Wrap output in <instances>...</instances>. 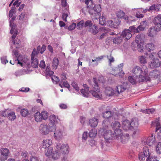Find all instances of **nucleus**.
<instances>
[{"mask_svg":"<svg viewBox=\"0 0 161 161\" xmlns=\"http://www.w3.org/2000/svg\"><path fill=\"white\" fill-rule=\"evenodd\" d=\"M128 85L127 83H124L122 85H119L116 87L115 90L110 87H107L105 90V94L109 96L113 95L118 96L119 95L127 89Z\"/></svg>","mask_w":161,"mask_h":161,"instance_id":"1","label":"nucleus"},{"mask_svg":"<svg viewBox=\"0 0 161 161\" xmlns=\"http://www.w3.org/2000/svg\"><path fill=\"white\" fill-rule=\"evenodd\" d=\"M56 150L53 152L52 157L54 159L58 158L61 154H67L69 152V147L67 144L61 145L60 143L56 145Z\"/></svg>","mask_w":161,"mask_h":161,"instance_id":"2","label":"nucleus"},{"mask_svg":"<svg viewBox=\"0 0 161 161\" xmlns=\"http://www.w3.org/2000/svg\"><path fill=\"white\" fill-rule=\"evenodd\" d=\"M56 129L55 124L49 123L48 124H42L40 125L39 127L40 133L44 135H47L50 132L54 131Z\"/></svg>","mask_w":161,"mask_h":161,"instance_id":"3","label":"nucleus"},{"mask_svg":"<svg viewBox=\"0 0 161 161\" xmlns=\"http://www.w3.org/2000/svg\"><path fill=\"white\" fill-rule=\"evenodd\" d=\"M93 81L94 84L92 85V89L90 92L94 97L97 99H100L102 97V92L98 86L97 80L96 78H93Z\"/></svg>","mask_w":161,"mask_h":161,"instance_id":"4","label":"nucleus"},{"mask_svg":"<svg viewBox=\"0 0 161 161\" xmlns=\"http://www.w3.org/2000/svg\"><path fill=\"white\" fill-rule=\"evenodd\" d=\"M18 64H20L21 66L24 68H29L31 66L33 68H36L38 66V60L35 58L31 57V62L29 59H26L23 63H21L18 60Z\"/></svg>","mask_w":161,"mask_h":161,"instance_id":"5","label":"nucleus"},{"mask_svg":"<svg viewBox=\"0 0 161 161\" xmlns=\"http://www.w3.org/2000/svg\"><path fill=\"white\" fill-rule=\"evenodd\" d=\"M101 8L100 4L95 5L93 7L88 9L89 13L97 19L100 17Z\"/></svg>","mask_w":161,"mask_h":161,"instance_id":"6","label":"nucleus"},{"mask_svg":"<svg viewBox=\"0 0 161 161\" xmlns=\"http://www.w3.org/2000/svg\"><path fill=\"white\" fill-rule=\"evenodd\" d=\"M84 27L88 28V31L93 35H95L98 32L97 27L95 25H93L92 21L88 20L85 22L84 21Z\"/></svg>","mask_w":161,"mask_h":161,"instance_id":"7","label":"nucleus"},{"mask_svg":"<svg viewBox=\"0 0 161 161\" xmlns=\"http://www.w3.org/2000/svg\"><path fill=\"white\" fill-rule=\"evenodd\" d=\"M132 72L135 75L145 74L146 75L148 74V69L147 66L143 65L142 68H140L138 66H136L133 69Z\"/></svg>","mask_w":161,"mask_h":161,"instance_id":"8","label":"nucleus"},{"mask_svg":"<svg viewBox=\"0 0 161 161\" xmlns=\"http://www.w3.org/2000/svg\"><path fill=\"white\" fill-rule=\"evenodd\" d=\"M47 112L46 111H43L41 113L37 112L34 114V118L37 122H41L43 119L46 120L47 118Z\"/></svg>","mask_w":161,"mask_h":161,"instance_id":"9","label":"nucleus"},{"mask_svg":"<svg viewBox=\"0 0 161 161\" xmlns=\"http://www.w3.org/2000/svg\"><path fill=\"white\" fill-rule=\"evenodd\" d=\"M147 23V21H144L140 23V25L137 28H136L134 26L130 27V29L134 33H138L140 31H143L146 27Z\"/></svg>","mask_w":161,"mask_h":161,"instance_id":"10","label":"nucleus"},{"mask_svg":"<svg viewBox=\"0 0 161 161\" xmlns=\"http://www.w3.org/2000/svg\"><path fill=\"white\" fill-rule=\"evenodd\" d=\"M155 141V137L153 136L148 137L147 139L143 140L142 141V144L144 145L147 144L151 146L153 145Z\"/></svg>","mask_w":161,"mask_h":161,"instance_id":"11","label":"nucleus"},{"mask_svg":"<svg viewBox=\"0 0 161 161\" xmlns=\"http://www.w3.org/2000/svg\"><path fill=\"white\" fill-rule=\"evenodd\" d=\"M0 152L1 153L0 160L3 161L6 160L9 153L8 149L7 148H3L1 149Z\"/></svg>","mask_w":161,"mask_h":161,"instance_id":"12","label":"nucleus"},{"mask_svg":"<svg viewBox=\"0 0 161 161\" xmlns=\"http://www.w3.org/2000/svg\"><path fill=\"white\" fill-rule=\"evenodd\" d=\"M122 127L126 131L132 130L131 122L128 120H123L122 123Z\"/></svg>","mask_w":161,"mask_h":161,"instance_id":"13","label":"nucleus"},{"mask_svg":"<svg viewBox=\"0 0 161 161\" xmlns=\"http://www.w3.org/2000/svg\"><path fill=\"white\" fill-rule=\"evenodd\" d=\"M113 138L114 139H119V138L123 139L125 137V136H122V130L119 128L116 129L114 131V133H113Z\"/></svg>","mask_w":161,"mask_h":161,"instance_id":"14","label":"nucleus"},{"mask_svg":"<svg viewBox=\"0 0 161 161\" xmlns=\"http://www.w3.org/2000/svg\"><path fill=\"white\" fill-rule=\"evenodd\" d=\"M137 78V82H143L145 81H149L150 80V78L148 76V74L145 75L144 74H140L139 75L138 77L137 75L136 76Z\"/></svg>","mask_w":161,"mask_h":161,"instance_id":"15","label":"nucleus"},{"mask_svg":"<svg viewBox=\"0 0 161 161\" xmlns=\"http://www.w3.org/2000/svg\"><path fill=\"white\" fill-rule=\"evenodd\" d=\"M131 32H133L129 28V29L125 30L122 33L121 35L123 38H125L126 40L129 39L132 36L131 33Z\"/></svg>","mask_w":161,"mask_h":161,"instance_id":"16","label":"nucleus"},{"mask_svg":"<svg viewBox=\"0 0 161 161\" xmlns=\"http://www.w3.org/2000/svg\"><path fill=\"white\" fill-rule=\"evenodd\" d=\"M124 66V64L121 63L118 66L115 68L114 71L116 73V75H118L119 76H122L124 74L122 68Z\"/></svg>","mask_w":161,"mask_h":161,"instance_id":"17","label":"nucleus"},{"mask_svg":"<svg viewBox=\"0 0 161 161\" xmlns=\"http://www.w3.org/2000/svg\"><path fill=\"white\" fill-rule=\"evenodd\" d=\"M113 133L110 130H104L103 136L107 141L113 138Z\"/></svg>","mask_w":161,"mask_h":161,"instance_id":"18","label":"nucleus"},{"mask_svg":"<svg viewBox=\"0 0 161 161\" xmlns=\"http://www.w3.org/2000/svg\"><path fill=\"white\" fill-rule=\"evenodd\" d=\"M152 126H156V130L157 131L158 130L161 133V124L159 120V119H157L155 120L152 122L151 124Z\"/></svg>","mask_w":161,"mask_h":161,"instance_id":"19","label":"nucleus"},{"mask_svg":"<svg viewBox=\"0 0 161 161\" xmlns=\"http://www.w3.org/2000/svg\"><path fill=\"white\" fill-rule=\"evenodd\" d=\"M149 66L151 68L158 67L160 65L159 60L158 58L153 59L149 63Z\"/></svg>","mask_w":161,"mask_h":161,"instance_id":"20","label":"nucleus"},{"mask_svg":"<svg viewBox=\"0 0 161 161\" xmlns=\"http://www.w3.org/2000/svg\"><path fill=\"white\" fill-rule=\"evenodd\" d=\"M145 38L144 35L143 34H140L137 35L135 39V42L137 44H140L144 42Z\"/></svg>","mask_w":161,"mask_h":161,"instance_id":"21","label":"nucleus"},{"mask_svg":"<svg viewBox=\"0 0 161 161\" xmlns=\"http://www.w3.org/2000/svg\"><path fill=\"white\" fill-rule=\"evenodd\" d=\"M63 136V131L60 129H57L54 133L55 139L58 140L61 138Z\"/></svg>","mask_w":161,"mask_h":161,"instance_id":"22","label":"nucleus"},{"mask_svg":"<svg viewBox=\"0 0 161 161\" xmlns=\"http://www.w3.org/2000/svg\"><path fill=\"white\" fill-rule=\"evenodd\" d=\"M98 121V119L94 117L89 120V123L91 126L95 127L97 125Z\"/></svg>","mask_w":161,"mask_h":161,"instance_id":"23","label":"nucleus"},{"mask_svg":"<svg viewBox=\"0 0 161 161\" xmlns=\"http://www.w3.org/2000/svg\"><path fill=\"white\" fill-rule=\"evenodd\" d=\"M157 35V32L154 28L150 27L148 29L147 32V35L149 36L153 37Z\"/></svg>","mask_w":161,"mask_h":161,"instance_id":"24","label":"nucleus"},{"mask_svg":"<svg viewBox=\"0 0 161 161\" xmlns=\"http://www.w3.org/2000/svg\"><path fill=\"white\" fill-rule=\"evenodd\" d=\"M80 1L82 2L85 3L87 5V8L89 9L93 8L94 6L92 0H80Z\"/></svg>","mask_w":161,"mask_h":161,"instance_id":"25","label":"nucleus"},{"mask_svg":"<svg viewBox=\"0 0 161 161\" xmlns=\"http://www.w3.org/2000/svg\"><path fill=\"white\" fill-rule=\"evenodd\" d=\"M52 143V141L51 140L47 139L43 140L42 146V147L44 148H46L50 147Z\"/></svg>","mask_w":161,"mask_h":161,"instance_id":"26","label":"nucleus"},{"mask_svg":"<svg viewBox=\"0 0 161 161\" xmlns=\"http://www.w3.org/2000/svg\"><path fill=\"white\" fill-rule=\"evenodd\" d=\"M155 48V46L153 43H148L146 45V49L148 52L153 51Z\"/></svg>","mask_w":161,"mask_h":161,"instance_id":"27","label":"nucleus"},{"mask_svg":"<svg viewBox=\"0 0 161 161\" xmlns=\"http://www.w3.org/2000/svg\"><path fill=\"white\" fill-rule=\"evenodd\" d=\"M131 126H132V130L133 129L137 128L138 126V120L136 118L132 119L131 121Z\"/></svg>","mask_w":161,"mask_h":161,"instance_id":"28","label":"nucleus"},{"mask_svg":"<svg viewBox=\"0 0 161 161\" xmlns=\"http://www.w3.org/2000/svg\"><path fill=\"white\" fill-rule=\"evenodd\" d=\"M108 24L111 27L116 28L119 25V22H115L113 21L110 20L108 21Z\"/></svg>","mask_w":161,"mask_h":161,"instance_id":"29","label":"nucleus"},{"mask_svg":"<svg viewBox=\"0 0 161 161\" xmlns=\"http://www.w3.org/2000/svg\"><path fill=\"white\" fill-rule=\"evenodd\" d=\"M159 75V72L157 69H155L151 72L149 73V75L151 78H156Z\"/></svg>","mask_w":161,"mask_h":161,"instance_id":"30","label":"nucleus"},{"mask_svg":"<svg viewBox=\"0 0 161 161\" xmlns=\"http://www.w3.org/2000/svg\"><path fill=\"white\" fill-rule=\"evenodd\" d=\"M103 116L106 119H113V117L111 116L112 113L110 111H106L103 113Z\"/></svg>","mask_w":161,"mask_h":161,"instance_id":"31","label":"nucleus"},{"mask_svg":"<svg viewBox=\"0 0 161 161\" xmlns=\"http://www.w3.org/2000/svg\"><path fill=\"white\" fill-rule=\"evenodd\" d=\"M123 41V38L121 35L120 36H118L114 38L113 40L114 43L116 44H120Z\"/></svg>","mask_w":161,"mask_h":161,"instance_id":"32","label":"nucleus"},{"mask_svg":"<svg viewBox=\"0 0 161 161\" xmlns=\"http://www.w3.org/2000/svg\"><path fill=\"white\" fill-rule=\"evenodd\" d=\"M7 117L8 119L10 120H13L16 118L15 113L14 112H10L8 113Z\"/></svg>","mask_w":161,"mask_h":161,"instance_id":"33","label":"nucleus"},{"mask_svg":"<svg viewBox=\"0 0 161 161\" xmlns=\"http://www.w3.org/2000/svg\"><path fill=\"white\" fill-rule=\"evenodd\" d=\"M144 156H146L147 157H148L147 158L149 157H151V153H150L148 148L147 147H145L143 149V152Z\"/></svg>","mask_w":161,"mask_h":161,"instance_id":"34","label":"nucleus"},{"mask_svg":"<svg viewBox=\"0 0 161 161\" xmlns=\"http://www.w3.org/2000/svg\"><path fill=\"white\" fill-rule=\"evenodd\" d=\"M59 85L60 86H61L62 88L64 87L66 88L69 89L70 86L69 84L67 81L66 80L64 81H61L60 82Z\"/></svg>","mask_w":161,"mask_h":161,"instance_id":"35","label":"nucleus"},{"mask_svg":"<svg viewBox=\"0 0 161 161\" xmlns=\"http://www.w3.org/2000/svg\"><path fill=\"white\" fill-rule=\"evenodd\" d=\"M110 120L109 119H106L103 121L102 125L104 129H106L108 125H110Z\"/></svg>","mask_w":161,"mask_h":161,"instance_id":"36","label":"nucleus"},{"mask_svg":"<svg viewBox=\"0 0 161 161\" xmlns=\"http://www.w3.org/2000/svg\"><path fill=\"white\" fill-rule=\"evenodd\" d=\"M59 63V60L57 58H54L53 60L52 66L53 69H57L58 64Z\"/></svg>","mask_w":161,"mask_h":161,"instance_id":"37","label":"nucleus"},{"mask_svg":"<svg viewBox=\"0 0 161 161\" xmlns=\"http://www.w3.org/2000/svg\"><path fill=\"white\" fill-rule=\"evenodd\" d=\"M112 126L113 129H116L119 128L121 126V125L119 122L114 121L112 123Z\"/></svg>","mask_w":161,"mask_h":161,"instance_id":"38","label":"nucleus"},{"mask_svg":"<svg viewBox=\"0 0 161 161\" xmlns=\"http://www.w3.org/2000/svg\"><path fill=\"white\" fill-rule=\"evenodd\" d=\"M80 92L83 96L86 97L88 96L90 92L89 89H82L80 90Z\"/></svg>","mask_w":161,"mask_h":161,"instance_id":"39","label":"nucleus"},{"mask_svg":"<svg viewBox=\"0 0 161 161\" xmlns=\"http://www.w3.org/2000/svg\"><path fill=\"white\" fill-rule=\"evenodd\" d=\"M128 80L129 82L132 85L136 84L137 83V78L135 79L134 76H130L128 77Z\"/></svg>","mask_w":161,"mask_h":161,"instance_id":"40","label":"nucleus"},{"mask_svg":"<svg viewBox=\"0 0 161 161\" xmlns=\"http://www.w3.org/2000/svg\"><path fill=\"white\" fill-rule=\"evenodd\" d=\"M58 118L56 117L54 115H51L49 117V119L51 122L50 123H53V124L57 123L58 122Z\"/></svg>","mask_w":161,"mask_h":161,"instance_id":"41","label":"nucleus"},{"mask_svg":"<svg viewBox=\"0 0 161 161\" xmlns=\"http://www.w3.org/2000/svg\"><path fill=\"white\" fill-rule=\"evenodd\" d=\"M136 11L137 12L136 13V16L137 18H142L143 17V15L141 14L142 11L141 10V8L136 9Z\"/></svg>","mask_w":161,"mask_h":161,"instance_id":"42","label":"nucleus"},{"mask_svg":"<svg viewBox=\"0 0 161 161\" xmlns=\"http://www.w3.org/2000/svg\"><path fill=\"white\" fill-rule=\"evenodd\" d=\"M53 151V149L51 147H49L48 149L45 151V154L46 156H48L50 155L52 153Z\"/></svg>","mask_w":161,"mask_h":161,"instance_id":"43","label":"nucleus"},{"mask_svg":"<svg viewBox=\"0 0 161 161\" xmlns=\"http://www.w3.org/2000/svg\"><path fill=\"white\" fill-rule=\"evenodd\" d=\"M154 23H158L161 24V15H159L156 16L154 19Z\"/></svg>","mask_w":161,"mask_h":161,"instance_id":"44","label":"nucleus"},{"mask_svg":"<svg viewBox=\"0 0 161 161\" xmlns=\"http://www.w3.org/2000/svg\"><path fill=\"white\" fill-rule=\"evenodd\" d=\"M29 113V112L28 110L25 108H24L23 109H21L20 111V114L23 117H26L27 115Z\"/></svg>","mask_w":161,"mask_h":161,"instance_id":"45","label":"nucleus"},{"mask_svg":"<svg viewBox=\"0 0 161 161\" xmlns=\"http://www.w3.org/2000/svg\"><path fill=\"white\" fill-rule=\"evenodd\" d=\"M155 25L154 29L157 31L158 32L161 31V24L158 23H154Z\"/></svg>","mask_w":161,"mask_h":161,"instance_id":"46","label":"nucleus"},{"mask_svg":"<svg viewBox=\"0 0 161 161\" xmlns=\"http://www.w3.org/2000/svg\"><path fill=\"white\" fill-rule=\"evenodd\" d=\"M97 134V131L95 129L92 130L89 133V136L90 137H95Z\"/></svg>","mask_w":161,"mask_h":161,"instance_id":"47","label":"nucleus"},{"mask_svg":"<svg viewBox=\"0 0 161 161\" xmlns=\"http://www.w3.org/2000/svg\"><path fill=\"white\" fill-rule=\"evenodd\" d=\"M139 59L140 63L143 64H146L147 62L145 58L143 56H140L139 57Z\"/></svg>","mask_w":161,"mask_h":161,"instance_id":"48","label":"nucleus"},{"mask_svg":"<svg viewBox=\"0 0 161 161\" xmlns=\"http://www.w3.org/2000/svg\"><path fill=\"white\" fill-rule=\"evenodd\" d=\"M107 57L108 60L109 65L110 66H111V63L114 62V59L113 57L111 55V54H110V56L107 55Z\"/></svg>","mask_w":161,"mask_h":161,"instance_id":"49","label":"nucleus"},{"mask_svg":"<svg viewBox=\"0 0 161 161\" xmlns=\"http://www.w3.org/2000/svg\"><path fill=\"white\" fill-rule=\"evenodd\" d=\"M46 73L47 75L51 76L54 73V72L51 71L48 66H47L46 69Z\"/></svg>","mask_w":161,"mask_h":161,"instance_id":"50","label":"nucleus"},{"mask_svg":"<svg viewBox=\"0 0 161 161\" xmlns=\"http://www.w3.org/2000/svg\"><path fill=\"white\" fill-rule=\"evenodd\" d=\"M122 136H125V138L123 137V138L122 139H121V138H119V139H120L121 142L122 143H125L127 141H128V140L129 138V134H126L125 135H122Z\"/></svg>","mask_w":161,"mask_h":161,"instance_id":"51","label":"nucleus"},{"mask_svg":"<svg viewBox=\"0 0 161 161\" xmlns=\"http://www.w3.org/2000/svg\"><path fill=\"white\" fill-rule=\"evenodd\" d=\"M156 152L159 154L161 153V142L158 143L156 147Z\"/></svg>","mask_w":161,"mask_h":161,"instance_id":"52","label":"nucleus"},{"mask_svg":"<svg viewBox=\"0 0 161 161\" xmlns=\"http://www.w3.org/2000/svg\"><path fill=\"white\" fill-rule=\"evenodd\" d=\"M84 21L81 20L79 22L77 26V28L79 29H80L81 28H82L83 27H84Z\"/></svg>","mask_w":161,"mask_h":161,"instance_id":"53","label":"nucleus"},{"mask_svg":"<svg viewBox=\"0 0 161 161\" xmlns=\"http://www.w3.org/2000/svg\"><path fill=\"white\" fill-rule=\"evenodd\" d=\"M125 14V13L123 11L121 10H120L116 13V15L117 17L119 18H122L124 16Z\"/></svg>","mask_w":161,"mask_h":161,"instance_id":"54","label":"nucleus"},{"mask_svg":"<svg viewBox=\"0 0 161 161\" xmlns=\"http://www.w3.org/2000/svg\"><path fill=\"white\" fill-rule=\"evenodd\" d=\"M122 18L124 19L125 20L126 22L128 23H131L132 21L130 19L131 17H130L127 15H125V14H124V16Z\"/></svg>","mask_w":161,"mask_h":161,"instance_id":"55","label":"nucleus"},{"mask_svg":"<svg viewBox=\"0 0 161 161\" xmlns=\"http://www.w3.org/2000/svg\"><path fill=\"white\" fill-rule=\"evenodd\" d=\"M30 161H39L38 158L33 154L30 157Z\"/></svg>","mask_w":161,"mask_h":161,"instance_id":"56","label":"nucleus"},{"mask_svg":"<svg viewBox=\"0 0 161 161\" xmlns=\"http://www.w3.org/2000/svg\"><path fill=\"white\" fill-rule=\"evenodd\" d=\"M13 43L16 45V47H19L20 46V42L19 40L18 39H16L15 40H12Z\"/></svg>","mask_w":161,"mask_h":161,"instance_id":"57","label":"nucleus"},{"mask_svg":"<svg viewBox=\"0 0 161 161\" xmlns=\"http://www.w3.org/2000/svg\"><path fill=\"white\" fill-rule=\"evenodd\" d=\"M71 85L73 87V88L75 90L77 91H79V87L78 86V85L75 82L73 81L72 82Z\"/></svg>","mask_w":161,"mask_h":161,"instance_id":"58","label":"nucleus"},{"mask_svg":"<svg viewBox=\"0 0 161 161\" xmlns=\"http://www.w3.org/2000/svg\"><path fill=\"white\" fill-rule=\"evenodd\" d=\"M76 26V25L75 23H73L71 25L69 26L68 29L69 30H73L75 29Z\"/></svg>","mask_w":161,"mask_h":161,"instance_id":"59","label":"nucleus"},{"mask_svg":"<svg viewBox=\"0 0 161 161\" xmlns=\"http://www.w3.org/2000/svg\"><path fill=\"white\" fill-rule=\"evenodd\" d=\"M28 153L25 151H23L21 153V155L22 156L23 158H25V159L28 158Z\"/></svg>","mask_w":161,"mask_h":161,"instance_id":"60","label":"nucleus"},{"mask_svg":"<svg viewBox=\"0 0 161 161\" xmlns=\"http://www.w3.org/2000/svg\"><path fill=\"white\" fill-rule=\"evenodd\" d=\"M88 137V133L85 132L82 135V140L83 141L86 140Z\"/></svg>","mask_w":161,"mask_h":161,"instance_id":"61","label":"nucleus"},{"mask_svg":"<svg viewBox=\"0 0 161 161\" xmlns=\"http://www.w3.org/2000/svg\"><path fill=\"white\" fill-rule=\"evenodd\" d=\"M143 155L144 154L142 152L140 153L139 155V159L140 160H144L145 159V158L147 157V156H144Z\"/></svg>","mask_w":161,"mask_h":161,"instance_id":"62","label":"nucleus"},{"mask_svg":"<svg viewBox=\"0 0 161 161\" xmlns=\"http://www.w3.org/2000/svg\"><path fill=\"white\" fill-rule=\"evenodd\" d=\"M51 78L53 81H54L56 83L58 82L59 81V79L58 77L55 75L52 76Z\"/></svg>","mask_w":161,"mask_h":161,"instance_id":"63","label":"nucleus"},{"mask_svg":"<svg viewBox=\"0 0 161 161\" xmlns=\"http://www.w3.org/2000/svg\"><path fill=\"white\" fill-rule=\"evenodd\" d=\"M147 161H159L158 160H157L155 158L152 157H149L147 158Z\"/></svg>","mask_w":161,"mask_h":161,"instance_id":"64","label":"nucleus"}]
</instances>
